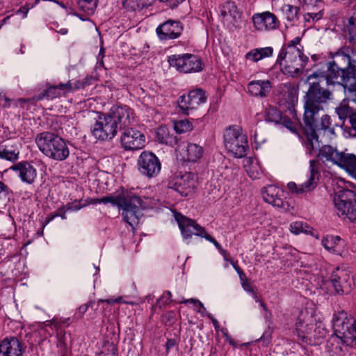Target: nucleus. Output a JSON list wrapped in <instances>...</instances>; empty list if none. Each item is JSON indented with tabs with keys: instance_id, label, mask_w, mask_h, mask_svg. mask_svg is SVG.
I'll list each match as a JSON object with an SVG mask.
<instances>
[{
	"instance_id": "33",
	"label": "nucleus",
	"mask_w": 356,
	"mask_h": 356,
	"mask_svg": "<svg viewBox=\"0 0 356 356\" xmlns=\"http://www.w3.org/2000/svg\"><path fill=\"white\" fill-rule=\"evenodd\" d=\"M97 4L98 0H78L79 8L87 15L93 14Z\"/></svg>"
},
{
	"instance_id": "37",
	"label": "nucleus",
	"mask_w": 356,
	"mask_h": 356,
	"mask_svg": "<svg viewBox=\"0 0 356 356\" xmlns=\"http://www.w3.org/2000/svg\"><path fill=\"white\" fill-rule=\"evenodd\" d=\"M157 136L162 143L172 145L175 142V138L170 136L168 133V130L163 127L159 129L157 131Z\"/></svg>"
},
{
	"instance_id": "42",
	"label": "nucleus",
	"mask_w": 356,
	"mask_h": 356,
	"mask_svg": "<svg viewBox=\"0 0 356 356\" xmlns=\"http://www.w3.org/2000/svg\"><path fill=\"white\" fill-rule=\"evenodd\" d=\"M303 3L307 10L323 9L322 0H303Z\"/></svg>"
},
{
	"instance_id": "16",
	"label": "nucleus",
	"mask_w": 356,
	"mask_h": 356,
	"mask_svg": "<svg viewBox=\"0 0 356 356\" xmlns=\"http://www.w3.org/2000/svg\"><path fill=\"white\" fill-rule=\"evenodd\" d=\"M251 19L254 29L259 32L275 31L280 24L277 17L270 11L254 13Z\"/></svg>"
},
{
	"instance_id": "2",
	"label": "nucleus",
	"mask_w": 356,
	"mask_h": 356,
	"mask_svg": "<svg viewBox=\"0 0 356 356\" xmlns=\"http://www.w3.org/2000/svg\"><path fill=\"white\" fill-rule=\"evenodd\" d=\"M307 81L309 83L310 86L304 97L305 104L306 103L307 96L313 88L319 90L320 94L318 95L320 97L322 96L324 91L330 92L329 98L325 99L323 105L327 100L330 99L331 92L329 90L323 89L321 86V83L323 82H325L327 85H341L350 92H356V77L350 74L347 70H342L340 67L332 64L331 62L328 63L326 72H315L307 76Z\"/></svg>"
},
{
	"instance_id": "41",
	"label": "nucleus",
	"mask_w": 356,
	"mask_h": 356,
	"mask_svg": "<svg viewBox=\"0 0 356 356\" xmlns=\"http://www.w3.org/2000/svg\"><path fill=\"white\" fill-rule=\"evenodd\" d=\"M280 124H282L292 133H298V125L297 124V123L286 118L285 116H283L282 121Z\"/></svg>"
},
{
	"instance_id": "14",
	"label": "nucleus",
	"mask_w": 356,
	"mask_h": 356,
	"mask_svg": "<svg viewBox=\"0 0 356 356\" xmlns=\"http://www.w3.org/2000/svg\"><path fill=\"white\" fill-rule=\"evenodd\" d=\"M197 181L193 174L186 172L175 175L169 182L168 186L177 191L181 196L191 195L197 187Z\"/></svg>"
},
{
	"instance_id": "62",
	"label": "nucleus",
	"mask_w": 356,
	"mask_h": 356,
	"mask_svg": "<svg viewBox=\"0 0 356 356\" xmlns=\"http://www.w3.org/2000/svg\"><path fill=\"white\" fill-rule=\"evenodd\" d=\"M300 38L299 37H297L292 40L286 46H292L295 48H298L297 45L300 44Z\"/></svg>"
},
{
	"instance_id": "34",
	"label": "nucleus",
	"mask_w": 356,
	"mask_h": 356,
	"mask_svg": "<svg viewBox=\"0 0 356 356\" xmlns=\"http://www.w3.org/2000/svg\"><path fill=\"white\" fill-rule=\"evenodd\" d=\"M282 118L281 113L276 108L269 107L265 111V120L267 122L279 124Z\"/></svg>"
},
{
	"instance_id": "10",
	"label": "nucleus",
	"mask_w": 356,
	"mask_h": 356,
	"mask_svg": "<svg viewBox=\"0 0 356 356\" xmlns=\"http://www.w3.org/2000/svg\"><path fill=\"white\" fill-rule=\"evenodd\" d=\"M302 315L298 317L296 324V332L300 339L305 343H311L313 340L319 339L325 335V331L316 324L312 323L311 317L307 319L302 318Z\"/></svg>"
},
{
	"instance_id": "49",
	"label": "nucleus",
	"mask_w": 356,
	"mask_h": 356,
	"mask_svg": "<svg viewBox=\"0 0 356 356\" xmlns=\"http://www.w3.org/2000/svg\"><path fill=\"white\" fill-rule=\"evenodd\" d=\"M11 191L10 188L2 181H0V200L9 199Z\"/></svg>"
},
{
	"instance_id": "43",
	"label": "nucleus",
	"mask_w": 356,
	"mask_h": 356,
	"mask_svg": "<svg viewBox=\"0 0 356 356\" xmlns=\"http://www.w3.org/2000/svg\"><path fill=\"white\" fill-rule=\"evenodd\" d=\"M0 157L10 161L16 160L18 158V153L6 149H0Z\"/></svg>"
},
{
	"instance_id": "64",
	"label": "nucleus",
	"mask_w": 356,
	"mask_h": 356,
	"mask_svg": "<svg viewBox=\"0 0 356 356\" xmlns=\"http://www.w3.org/2000/svg\"><path fill=\"white\" fill-rule=\"evenodd\" d=\"M220 253L223 256L224 259L226 261H229H229L231 259H229V254L228 253V252L227 250L222 249V250H221Z\"/></svg>"
},
{
	"instance_id": "55",
	"label": "nucleus",
	"mask_w": 356,
	"mask_h": 356,
	"mask_svg": "<svg viewBox=\"0 0 356 356\" xmlns=\"http://www.w3.org/2000/svg\"><path fill=\"white\" fill-rule=\"evenodd\" d=\"M241 285H242V287L243 289L248 292V293H251L252 294H254V291L252 288V286H251V284L248 282V280L241 283Z\"/></svg>"
},
{
	"instance_id": "13",
	"label": "nucleus",
	"mask_w": 356,
	"mask_h": 356,
	"mask_svg": "<svg viewBox=\"0 0 356 356\" xmlns=\"http://www.w3.org/2000/svg\"><path fill=\"white\" fill-rule=\"evenodd\" d=\"M318 163V161L311 160L309 161V175L307 180L301 184H296L293 181L289 182L287 184L288 189L297 195L307 193L314 190L317 186L319 178Z\"/></svg>"
},
{
	"instance_id": "29",
	"label": "nucleus",
	"mask_w": 356,
	"mask_h": 356,
	"mask_svg": "<svg viewBox=\"0 0 356 356\" xmlns=\"http://www.w3.org/2000/svg\"><path fill=\"white\" fill-rule=\"evenodd\" d=\"M273 53V49L270 47L257 48L248 52L245 58L252 62H258L264 58L271 56Z\"/></svg>"
},
{
	"instance_id": "4",
	"label": "nucleus",
	"mask_w": 356,
	"mask_h": 356,
	"mask_svg": "<svg viewBox=\"0 0 356 356\" xmlns=\"http://www.w3.org/2000/svg\"><path fill=\"white\" fill-rule=\"evenodd\" d=\"M308 60V57L304 55L300 48L283 46L279 53L277 63L280 64L284 74L296 77L302 73Z\"/></svg>"
},
{
	"instance_id": "46",
	"label": "nucleus",
	"mask_w": 356,
	"mask_h": 356,
	"mask_svg": "<svg viewBox=\"0 0 356 356\" xmlns=\"http://www.w3.org/2000/svg\"><path fill=\"white\" fill-rule=\"evenodd\" d=\"M171 298V292L169 291H165L161 296V297L157 300V305L159 306V307H161L162 305H165L172 302V300Z\"/></svg>"
},
{
	"instance_id": "50",
	"label": "nucleus",
	"mask_w": 356,
	"mask_h": 356,
	"mask_svg": "<svg viewBox=\"0 0 356 356\" xmlns=\"http://www.w3.org/2000/svg\"><path fill=\"white\" fill-rule=\"evenodd\" d=\"M349 122L350 124V130L349 135L351 137H356V114H351L349 116Z\"/></svg>"
},
{
	"instance_id": "60",
	"label": "nucleus",
	"mask_w": 356,
	"mask_h": 356,
	"mask_svg": "<svg viewBox=\"0 0 356 356\" xmlns=\"http://www.w3.org/2000/svg\"><path fill=\"white\" fill-rule=\"evenodd\" d=\"M86 87V83L81 82V81H76L74 83H72V90L73 89H80Z\"/></svg>"
},
{
	"instance_id": "39",
	"label": "nucleus",
	"mask_w": 356,
	"mask_h": 356,
	"mask_svg": "<svg viewBox=\"0 0 356 356\" xmlns=\"http://www.w3.org/2000/svg\"><path fill=\"white\" fill-rule=\"evenodd\" d=\"M339 240V237L334 238L333 236H327L322 239L321 243L323 246L329 252H335L337 241Z\"/></svg>"
},
{
	"instance_id": "45",
	"label": "nucleus",
	"mask_w": 356,
	"mask_h": 356,
	"mask_svg": "<svg viewBox=\"0 0 356 356\" xmlns=\"http://www.w3.org/2000/svg\"><path fill=\"white\" fill-rule=\"evenodd\" d=\"M102 353L106 356L115 355L117 354V349L113 343H106L104 346Z\"/></svg>"
},
{
	"instance_id": "40",
	"label": "nucleus",
	"mask_w": 356,
	"mask_h": 356,
	"mask_svg": "<svg viewBox=\"0 0 356 356\" xmlns=\"http://www.w3.org/2000/svg\"><path fill=\"white\" fill-rule=\"evenodd\" d=\"M310 11L304 15V19L306 22H314L319 20L323 17V9L320 10H309Z\"/></svg>"
},
{
	"instance_id": "26",
	"label": "nucleus",
	"mask_w": 356,
	"mask_h": 356,
	"mask_svg": "<svg viewBox=\"0 0 356 356\" xmlns=\"http://www.w3.org/2000/svg\"><path fill=\"white\" fill-rule=\"evenodd\" d=\"M220 15L226 21H236L239 17V12L234 2L227 1L220 7Z\"/></svg>"
},
{
	"instance_id": "18",
	"label": "nucleus",
	"mask_w": 356,
	"mask_h": 356,
	"mask_svg": "<svg viewBox=\"0 0 356 356\" xmlns=\"http://www.w3.org/2000/svg\"><path fill=\"white\" fill-rule=\"evenodd\" d=\"M108 113L122 130L129 128L135 120L133 110L127 105L113 106Z\"/></svg>"
},
{
	"instance_id": "3",
	"label": "nucleus",
	"mask_w": 356,
	"mask_h": 356,
	"mask_svg": "<svg viewBox=\"0 0 356 356\" xmlns=\"http://www.w3.org/2000/svg\"><path fill=\"white\" fill-rule=\"evenodd\" d=\"M103 204L111 203L122 210L124 220L132 227L139 223L142 216L141 208L143 200L131 191H123L120 194L113 196L109 195L102 197Z\"/></svg>"
},
{
	"instance_id": "63",
	"label": "nucleus",
	"mask_w": 356,
	"mask_h": 356,
	"mask_svg": "<svg viewBox=\"0 0 356 356\" xmlns=\"http://www.w3.org/2000/svg\"><path fill=\"white\" fill-rule=\"evenodd\" d=\"M161 1L166 2L169 5V6L172 8L177 7L179 5V2L177 1H175L174 0H160Z\"/></svg>"
},
{
	"instance_id": "17",
	"label": "nucleus",
	"mask_w": 356,
	"mask_h": 356,
	"mask_svg": "<svg viewBox=\"0 0 356 356\" xmlns=\"http://www.w3.org/2000/svg\"><path fill=\"white\" fill-rule=\"evenodd\" d=\"M120 142L124 150H138L145 147V136L140 131L129 127L123 129L120 137Z\"/></svg>"
},
{
	"instance_id": "32",
	"label": "nucleus",
	"mask_w": 356,
	"mask_h": 356,
	"mask_svg": "<svg viewBox=\"0 0 356 356\" xmlns=\"http://www.w3.org/2000/svg\"><path fill=\"white\" fill-rule=\"evenodd\" d=\"M154 1V0H124L123 6L126 9L134 11L151 6Z\"/></svg>"
},
{
	"instance_id": "51",
	"label": "nucleus",
	"mask_w": 356,
	"mask_h": 356,
	"mask_svg": "<svg viewBox=\"0 0 356 356\" xmlns=\"http://www.w3.org/2000/svg\"><path fill=\"white\" fill-rule=\"evenodd\" d=\"M65 323H66L65 320H57L56 318H53L51 321H47L46 326H49L51 329H55L58 332L61 325Z\"/></svg>"
},
{
	"instance_id": "22",
	"label": "nucleus",
	"mask_w": 356,
	"mask_h": 356,
	"mask_svg": "<svg viewBox=\"0 0 356 356\" xmlns=\"http://www.w3.org/2000/svg\"><path fill=\"white\" fill-rule=\"evenodd\" d=\"M349 275L339 267L336 268L332 273L330 281L332 286L338 294H343L348 292L350 289L349 281Z\"/></svg>"
},
{
	"instance_id": "20",
	"label": "nucleus",
	"mask_w": 356,
	"mask_h": 356,
	"mask_svg": "<svg viewBox=\"0 0 356 356\" xmlns=\"http://www.w3.org/2000/svg\"><path fill=\"white\" fill-rule=\"evenodd\" d=\"M183 29L180 22L168 19L156 28V33L160 40H173L178 38L181 35Z\"/></svg>"
},
{
	"instance_id": "38",
	"label": "nucleus",
	"mask_w": 356,
	"mask_h": 356,
	"mask_svg": "<svg viewBox=\"0 0 356 356\" xmlns=\"http://www.w3.org/2000/svg\"><path fill=\"white\" fill-rule=\"evenodd\" d=\"M174 128L177 133L182 134L191 131L193 127L188 120H183L175 122Z\"/></svg>"
},
{
	"instance_id": "47",
	"label": "nucleus",
	"mask_w": 356,
	"mask_h": 356,
	"mask_svg": "<svg viewBox=\"0 0 356 356\" xmlns=\"http://www.w3.org/2000/svg\"><path fill=\"white\" fill-rule=\"evenodd\" d=\"M175 302H176L177 303H184V304L191 303V304H193L194 306H195V307L199 306V307L202 308L204 309V311H205V307H204L203 303L201 302L197 299H195V298L184 299V298H181L179 300H175Z\"/></svg>"
},
{
	"instance_id": "6",
	"label": "nucleus",
	"mask_w": 356,
	"mask_h": 356,
	"mask_svg": "<svg viewBox=\"0 0 356 356\" xmlns=\"http://www.w3.org/2000/svg\"><path fill=\"white\" fill-rule=\"evenodd\" d=\"M332 327L335 335L346 346L356 342L355 321L343 311L334 314Z\"/></svg>"
},
{
	"instance_id": "21",
	"label": "nucleus",
	"mask_w": 356,
	"mask_h": 356,
	"mask_svg": "<svg viewBox=\"0 0 356 356\" xmlns=\"http://www.w3.org/2000/svg\"><path fill=\"white\" fill-rule=\"evenodd\" d=\"M264 201L274 207L288 209L289 204L284 200V191L273 185H269L262 191Z\"/></svg>"
},
{
	"instance_id": "57",
	"label": "nucleus",
	"mask_w": 356,
	"mask_h": 356,
	"mask_svg": "<svg viewBox=\"0 0 356 356\" xmlns=\"http://www.w3.org/2000/svg\"><path fill=\"white\" fill-rule=\"evenodd\" d=\"M65 213V207H60L58 209V210L55 212V216H60L62 218V219H66Z\"/></svg>"
},
{
	"instance_id": "30",
	"label": "nucleus",
	"mask_w": 356,
	"mask_h": 356,
	"mask_svg": "<svg viewBox=\"0 0 356 356\" xmlns=\"http://www.w3.org/2000/svg\"><path fill=\"white\" fill-rule=\"evenodd\" d=\"M281 10L287 22L294 24L299 19L300 8L298 6L284 4Z\"/></svg>"
},
{
	"instance_id": "48",
	"label": "nucleus",
	"mask_w": 356,
	"mask_h": 356,
	"mask_svg": "<svg viewBox=\"0 0 356 356\" xmlns=\"http://www.w3.org/2000/svg\"><path fill=\"white\" fill-rule=\"evenodd\" d=\"M175 302H176L177 303H184V304L191 303V304H193L194 306H195V307L199 306V307L202 308L204 309V311H205V307H204L203 303L201 302L197 299H195V298L184 299V298H181L179 300H175Z\"/></svg>"
},
{
	"instance_id": "15",
	"label": "nucleus",
	"mask_w": 356,
	"mask_h": 356,
	"mask_svg": "<svg viewBox=\"0 0 356 356\" xmlns=\"http://www.w3.org/2000/svg\"><path fill=\"white\" fill-rule=\"evenodd\" d=\"M207 100L204 92L202 89L191 90L187 95H182L178 101L179 108L184 114L190 115Z\"/></svg>"
},
{
	"instance_id": "24",
	"label": "nucleus",
	"mask_w": 356,
	"mask_h": 356,
	"mask_svg": "<svg viewBox=\"0 0 356 356\" xmlns=\"http://www.w3.org/2000/svg\"><path fill=\"white\" fill-rule=\"evenodd\" d=\"M24 347L16 337L6 338L0 343V353L3 356H22Z\"/></svg>"
},
{
	"instance_id": "9",
	"label": "nucleus",
	"mask_w": 356,
	"mask_h": 356,
	"mask_svg": "<svg viewBox=\"0 0 356 356\" xmlns=\"http://www.w3.org/2000/svg\"><path fill=\"white\" fill-rule=\"evenodd\" d=\"M168 61L170 67L180 73H197L204 69L202 59L195 54H174L168 56Z\"/></svg>"
},
{
	"instance_id": "35",
	"label": "nucleus",
	"mask_w": 356,
	"mask_h": 356,
	"mask_svg": "<svg viewBox=\"0 0 356 356\" xmlns=\"http://www.w3.org/2000/svg\"><path fill=\"white\" fill-rule=\"evenodd\" d=\"M290 230L294 234H299L300 233L311 234L309 227L307 223L302 221H296L290 225Z\"/></svg>"
},
{
	"instance_id": "54",
	"label": "nucleus",
	"mask_w": 356,
	"mask_h": 356,
	"mask_svg": "<svg viewBox=\"0 0 356 356\" xmlns=\"http://www.w3.org/2000/svg\"><path fill=\"white\" fill-rule=\"evenodd\" d=\"M12 99L7 97L6 95H0V106L3 108H8L10 105Z\"/></svg>"
},
{
	"instance_id": "44",
	"label": "nucleus",
	"mask_w": 356,
	"mask_h": 356,
	"mask_svg": "<svg viewBox=\"0 0 356 356\" xmlns=\"http://www.w3.org/2000/svg\"><path fill=\"white\" fill-rule=\"evenodd\" d=\"M336 112L341 120H344L348 117L349 118L350 115L352 114L349 107L346 106L337 107Z\"/></svg>"
},
{
	"instance_id": "56",
	"label": "nucleus",
	"mask_w": 356,
	"mask_h": 356,
	"mask_svg": "<svg viewBox=\"0 0 356 356\" xmlns=\"http://www.w3.org/2000/svg\"><path fill=\"white\" fill-rule=\"evenodd\" d=\"M94 304V302H88V303L85 304V305H83L81 306H80L79 307V312L81 314H83L84 313L86 312V311L88 310V308L90 307V306H92V305Z\"/></svg>"
},
{
	"instance_id": "61",
	"label": "nucleus",
	"mask_w": 356,
	"mask_h": 356,
	"mask_svg": "<svg viewBox=\"0 0 356 356\" xmlns=\"http://www.w3.org/2000/svg\"><path fill=\"white\" fill-rule=\"evenodd\" d=\"M29 10H30V8L26 6L21 7L17 10V13H22L23 14V17L25 18V17H26L28 12H29Z\"/></svg>"
},
{
	"instance_id": "5",
	"label": "nucleus",
	"mask_w": 356,
	"mask_h": 356,
	"mask_svg": "<svg viewBox=\"0 0 356 356\" xmlns=\"http://www.w3.org/2000/svg\"><path fill=\"white\" fill-rule=\"evenodd\" d=\"M35 143L45 156L54 160L64 161L70 155V149L65 140L54 133H40L36 136Z\"/></svg>"
},
{
	"instance_id": "7",
	"label": "nucleus",
	"mask_w": 356,
	"mask_h": 356,
	"mask_svg": "<svg viewBox=\"0 0 356 356\" xmlns=\"http://www.w3.org/2000/svg\"><path fill=\"white\" fill-rule=\"evenodd\" d=\"M224 144L229 153L237 158L245 155L248 145L247 136L237 126H230L224 131Z\"/></svg>"
},
{
	"instance_id": "8",
	"label": "nucleus",
	"mask_w": 356,
	"mask_h": 356,
	"mask_svg": "<svg viewBox=\"0 0 356 356\" xmlns=\"http://www.w3.org/2000/svg\"><path fill=\"white\" fill-rule=\"evenodd\" d=\"M334 208L337 215L350 221L356 220V193L351 190L338 192L334 198Z\"/></svg>"
},
{
	"instance_id": "52",
	"label": "nucleus",
	"mask_w": 356,
	"mask_h": 356,
	"mask_svg": "<svg viewBox=\"0 0 356 356\" xmlns=\"http://www.w3.org/2000/svg\"><path fill=\"white\" fill-rule=\"evenodd\" d=\"M58 90L61 92V95L63 94L65 91H70L72 90V82L70 81H67L66 83H60L58 85H55Z\"/></svg>"
},
{
	"instance_id": "23",
	"label": "nucleus",
	"mask_w": 356,
	"mask_h": 356,
	"mask_svg": "<svg viewBox=\"0 0 356 356\" xmlns=\"http://www.w3.org/2000/svg\"><path fill=\"white\" fill-rule=\"evenodd\" d=\"M11 170L15 171L20 179L26 184H31L37 176L36 170L28 162H19L13 165Z\"/></svg>"
},
{
	"instance_id": "1",
	"label": "nucleus",
	"mask_w": 356,
	"mask_h": 356,
	"mask_svg": "<svg viewBox=\"0 0 356 356\" xmlns=\"http://www.w3.org/2000/svg\"><path fill=\"white\" fill-rule=\"evenodd\" d=\"M319 90L313 88L307 96L304 104L303 120L304 145L309 155L318 152L317 156L323 163L337 165L351 174H356V155L339 151L337 147L326 145L322 147L319 140V134L322 131L334 132L331 127L330 117L325 114L323 103L329 98L330 92L324 91L319 96Z\"/></svg>"
},
{
	"instance_id": "28",
	"label": "nucleus",
	"mask_w": 356,
	"mask_h": 356,
	"mask_svg": "<svg viewBox=\"0 0 356 356\" xmlns=\"http://www.w3.org/2000/svg\"><path fill=\"white\" fill-rule=\"evenodd\" d=\"M245 171L252 179H259L263 174V170L259 161L252 158H249L245 161L244 165Z\"/></svg>"
},
{
	"instance_id": "19",
	"label": "nucleus",
	"mask_w": 356,
	"mask_h": 356,
	"mask_svg": "<svg viewBox=\"0 0 356 356\" xmlns=\"http://www.w3.org/2000/svg\"><path fill=\"white\" fill-rule=\"evenodd\" d=\"M175 218L184 239L191 238L193 234L202 237L204 235L205 232L204 228L198 225L195 220L178 213L175 214Z\"/></svg>"
},
{
	"instance_id": "31",
	"label": "nucleus",
	"mask_w": 356,
	"mask_h": 356,
	"mask_svg": "<svg viewBox=\"0 0 356 356\" xmlns=\"http://www.w3.org/2000/svg\"><path fill=\"white\" fill-rule=\"evenodd\" d=\"M203 148L195 143L188 144L186 149V159L188 161L195 162L203 155Z\"/></svg>"
},
{
	"instance_id": "36",
	"label": "nucleus",
	"mask_w": 356,
	"mask_h": 356,
	"mask_svg": "<svg viewBox=\"0 0 356 356\" xmlns=\"http://www.w3.org/2000/svg\"><path fill=\"white\" fill-rule=\"evenodd\" d=\"M61 95V92L54 86L48 87L42 94H40L37 99L40 100L44 97L54 99Z\"/></svg>"
},
{
	"instance_id": "11",
	"label": "nucleus",
	"mask_w": 356,
	"mask_h": 356,
	"mask_svg": "<svg viewBox=\"0 0 356 356\" xmlns=\"http://www.w3.org/2000/svg\"><path fill=\"white\" fill-rule=\"evenodd\" d=\"M139 172L149 179L156 177L161 169V163L159 158L152 152H143L137 161Z\"/></svg>"
},
{
	"instance_id": "53",
	"label": "nucleus",
	"mask_w": 356,
	"mask_h": 356,
	"mask_svg": "<svg viewBox=\"0 0 356 356\" xmlns=\"http://www.w3.org/2000/svg\"><path fill=\"white\" fill-rule=\"evenodd\" d=\"M202 237L206 238L207 241L211 242L216 247V248L220 250V252L221 251V250H222L221 245L218 243V241L211 236L207 234L206 232H204V235H202Z\"/></svg>"
},
{
	"instance_id": "59",
	"label": "nucleus",
	"mask_w": 356,
	"mask_h": 356,
	"mask_svg": "<svg viewBox=\"0 0 356 356\" xmlns=\"http://www.w3.org/2000/svg\"><path fill=\"white\" fill-rule=\"evenodd\" d=\"M99 302H106L108 304L119 303L122 302V298L120 296L115 299L99 300Z\"/></svg>"
},
{
	"instance_id": "58",
	"label": "nucleus",
	"mask_w": 356,
	"mask_h": 356,
	"mask_svg": "<svg viewBox=\"0 0 356 356\" xmlns=\"http://www.w3.org/2000/svg\"><path fill=\"white\" fill-rule=\"evenodd\" d=\"M236 273L238 275L241 283L248 280V278L241 268H236Z\"/></svg>"
},
{
	"instance_id": "25",
	"label": "nucleus",
	"mask_w": 356,
	"mask_h": 356,
	"mask_svg": "<svg viewBox=\"0 0 356 356\" xmlns=\"http://www.w3.org/2000/svg\"><path fill=\"white\" fill-rule=\"evenodd\" d=\"M271 88V82L269 80L252 81L248 85V90L250 95L261 98L268 95Z\"/></svg>"
},
{
	"instance_id": "27",
	"label": "nucleus",
	"mask_w": 356,
	"mask_h": 356,
	"mask_svg": "<svg viewBox=\"0 0 356 356\" xmlns=\"http://www.w3.org/2000/svg\"><path fill=\"white\" fill-rule=\"evenodd\" d=\"M331 63L346 70L351 65V58L348 49H342L337 51L334 54V60Z\"/></svg>"
},
{
	"instance_id": "12",
	"label": "nucleus",
	"mask_w": 356,
	"mask_h": 356,
	"mask_svg": "<svg viewBox=\"0 0 356 356\" xmlns=\"http://www.w3.org/2000/svg\"><path fill=\"white\" fill-rule=\"evenodd\" d=\"M118 127L109 113L99 116L92 129V135L97 139H112L117 134Z\"/></svg>"
}]
</instances>
